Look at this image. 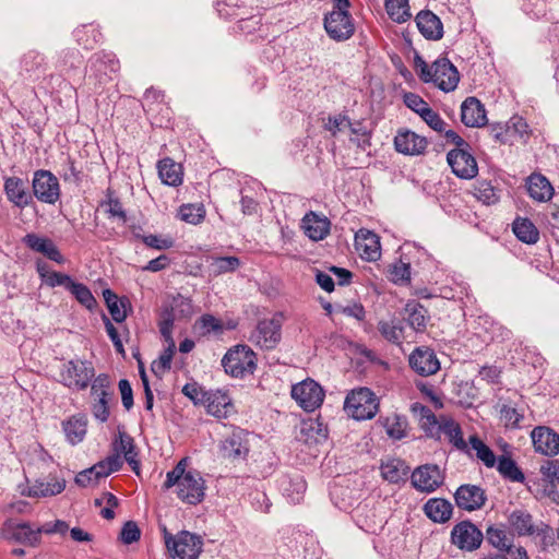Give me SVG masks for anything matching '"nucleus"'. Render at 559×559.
<instances>
[{
	"mask_svg": "<svg viewBox=\"0 0 559 559\" xmlns=\"http://www.w3.org/2000/svg\"><path fill=\"white\" fill-rule=\"evenodd\" d=\"M95 376L91 362L83 360H69L62 364L59 372V382L71 390H85Z\"/></svg>",
	"mask_w": 559,
	"mask_h": 559,
	"instance_id": "4",
	"label": "nucleus"
},
{
	"mask_svg": "<svg viewBox=\"0 0 559 559\" xmlns=\"http://www.w3.org/2000/svg\"><path fill=\"white\" fill-rule=\"evenodd\" d=\"M474 195L484 204H495L499 200V195L493 186L488 181H479L475 186Z\"/></svg>",
	"mask_w": 559,
	"mask_h": 559,
	"instance_id": "54",
	"label": "nucleus"
},
{
	"mask_svg": "<svg viewBox=\"0 0 559 559\" xmlns=\"http://www.w3.org/2000/svg\"><path fill=\"white\" fill-rule=\"evenodd\" d=\"M344 409L356 420L371 419L378 412V401L368 388H358L347 394Z\"/></svg>",
	"mask_w": 559,
	"mask_h": 559,
	"instance_id": "3",
	"label": "nucleus"
},
{
	"mask_svg": "<svg viewBox=\"0 0 559 559\" xmlns=\"http://www.w3.org/2000/svg\"><path fill=\"white\" fill-rule=\"evenodd\" d=\"M378 330L381 335L391 343H400L403 337V328L399 320H380Z\"/></svg>",
	"mask_w": 559,
	"mask_h": 559,
	"instance_id": "48",
	"label": "nucleus"
},
{
	"mask_svg": "<svg viewBox=\"0 0 559 559\" xmlns=\"http://www.w3.org/2000/svg\"><path fill=\"white\" fill-rule=\"evenodd\" d=\"M418 76L426 83H433L443 92L455 90L460 81L459 71L447 58L437 59L430 67L419 56L415 58Z\"/></svg>",
	"mask_w": 559,
	"mask_h": 559,
	"instance_id": "2",
	"label": "nucleus"
},
{
	"mask_svg": "<svg viewBox=\"0 0 559 559\" xmlns=\"http://www.w3.org/2000/svg\"><path fill=\"white\" fill-rule=\"evenodd\" d=\"M284 496L292 502L298 503L306 491V483L300 476L294 478H284L282 480Z\"/></svg>",
	"mask_w": 559,
	"mask_h": 559,
	"instance_id": "42",
	"label": "nucleus"
},
{
	"mask_svg": "<svg viewBox=\"0 0 559 559\" xmlns=\"http://www.w3.org/2000/svg\"><path fill=\"white\" fill-rule=\"evenodd\" d=\"M103 296L112 319L117 323L123 322L127 318L126 304L128 301L119 300L118 296L110 289H105Z\"/></svg>",
	"mask_w": 559,
	"mask_h": 559,
	"instance_id": "44",
	"label": "nucleus"
},
{
	"mask_svg": "<svg viewBox=\"0 0 559 559\" xmlns=\"http://www.w3.org/2000/svg\"><path fill=\"white\" fill-rule=\"evenodd\" d=\"M425 514L437 523H444L452 515V504L441 498L429 499L424 506Z\"/></svg>",
	"mask_w": 559,
	"mask_h": 559,
	"instance_id": "34",
	"label": "nucleus"
},
{
	"mask_svg": "<svg viewBox=\"0 0 559 559\" xmlns=\"http://www.w3.org/2000/svg\"><path fill=\"white\" fill-rule=\"evenodd\" d=\"M419 32L427 39L438 40L443 35V26L440 19L430 11H421L416 16Z\"/></svg>",
	"mask_w": 559,
	"mask_h": 559,
	"instance_id": "28",
	"label": "nucleus"
},
{
	"mask_svg": "<svg viewBox=\"0 0 559 559\" xmlns=\"http://www.w3.org/2000/svg\"><path fill=\"white\" fill-rule=\"evenodd\" d=\"M532 441L536 452L544 455H556L559 452V435L547 427H536L533 429Z\"/></svg>",
	"mask_w": 559,
	"mask_h": 559,
	"instance_id": "20",
	"label": "nucleus"
},
{
	"mask_svg": "<svg viewBox=\"0 0 559 559\" xmlns=\"http://www.w3.org/2000/svg\"><path fill=\"white\" fill-rule=\"evenodd\" d=\"M180 221L188 224L198 225L205 217V210L202 204H182L178 210Z\"/></svg>",
	"mask_w": 559,
	"mask_h": 559,
	"instance_id": "49",
	"label": "nucleus"
},
{
	"mask_svg": "<svg viewBox=\"0 0 559 559\" xmlns=\"http://www.w3.org/2000/svg\"><path fill=\"white\" fill-rule=\"evenodd\" d=\"M44 63V56L31 50L23 56L22 67L26 72H36Z\"/></svg>",
	"mask_w": 559,
	"mask_h": 559,
	"instance_id": "60",
	"label": "nucleus"
},
{
	"mask_svg": "<svg viewBox=\"0 0 559 559\" xmlns=\"http://www.w3.org/2000/svg\"><path fill=\"white\" fill-rule=\"evenodd\" d=\"M141 531L133 521H128L121 528L120 539L123 544L130 545L140 539Z\"/></svg>",
	"mask_w": 559,
	"mask_h": 559,
	"instance_id": "59",
	"label": "nucleus"
},
{
	"mask_svg": "<svg viewBox=\"0 0 559 559\" xmlns=\"http://www.w3.org/2000/svg\"><path fill=\"white\" fill-rule=\"evenodd\" d=\"M302 228L310 239L318 241L324 239L329 234L330 222L326 217L310 212L302 218Z\"/></svg>",
	"mask_w": 559,
	"mask_h": 559,
	"instance_id": "31",
	"label": "nucleus"
},
{
	"mask_svg": "<svg viewBox=\"0 0 559 559\" xmlns=\"http://www.w3.org/2000/svg\"><path fill=\"white\" fill-rule=\"evenodd\" d=\"M483 539V533L468 521L460 522L451 532L452 544L464 551L476 550L480 547Z\"/></svg>",
	"mask_w": 559,
	"mask_h": 559,
	"instance_id": "13",
	"label": "nucleus"
},
{
	"mask_svg": "<svg viewBox=\"0 0 559 559\" xmlns=\"http://www.w3.org/2000/svg\"><path fill=\"white\" fill-rule=\"evenodd\" d=\"M91 411L93 416L100 423L108 420L109 403L114 397V391L109 377L105 373L98 374L91 384Z\"/></svg>",
	"mask_w": 559,
	"mask_h": 559,
	"instance_id": "6",
	"label": "nucleus"
},
{
	"mask_svg": "<svg viewBox=\"0 0 559 559\" xmlns=\"http://www.w3.org/2000/svg\"><path fill=\"white\" fill-rule=\"evenodd\" d=\"M461 119L466 127L485 126L487 117L484 105L475 97H467L461 106Z\"/></svg>",
	"mask_w": 559,
	"mask_h": 559,
	"instance_id": "22",
	"label": "nucleus"
},
{
	"mask_svg": "<svg viewBox=\"0 0 559 559\" xmlns=\"http://www.w3.org/2000/svg\"><path fill=\"white\" fill-rule=\"evenodd\" d=\"M139 237L147 247L156 249V250L170 249L175 245V240L170 236L150 234V235L139 236Z\"/></svg>",
	"mask_w": 559,
	"mask_h": 559,
	"instance_id": "55",
	"label": "nucleus"
},
{
	"mask_svg": "<svg viewBox=\"0 0 559 559\" xmlns=\"http://www.w3.org/2000/svg\"><path fill=\"white\" fill-rule=\"evenodd\" d=\"M292 397L307 412L318 408L324 399L323 389L313 380H304L292 388Z\"/></svg>",
	"mask_w": 559,
	"mask_h": 559,
	"instance_id": "11",
	"label": "nucleus"
},
{
	"mask_svg": "<svg viewBox=\"0 0 559 559\" xmlns=\"http://www.w3.org/2000/svg\"><path fill=\"white\" fill-rule=\"evenodd\" d=\"M62 426L66 438L71 444H78L85 438L87 420L84 416H72L63 421Z\"/></svg>",
	"mask_w": 559,
	"mask_h": 559,
	"instance_id": "37",
	"label": "nucleus"
},
{
	"mask_svg": "<svg viewBox=\"0 0 559 559\" xmlns=\"http://www.w3.org/2000/svg\"><path fill=\"white\" fill-rule=\"evenodd\" d=\"M497 469L502 477L511 481L523 483L525 477L516 463L509 456H500L497 460Z\"/></svg>",
	"mask_w": 559,
	"mask_h": 559,
	"instance_id": "45",
	"label": "nucleus"
},
{
	"mask_svg": "<svg viewBox=\"0 0 559 559\" xmlns=\"http://www.w3.org/2000/svg\"><path fill=\"white\" fill-rule=\"evenodd\" d=\"M384 427L389 437L401 440L406 436L407 421L405 417L394 414L385 419Z\"/></svg>",
	"mask_w": 559,
	"mask_h": 559,
	"instance_id": "53",
	"label": "nucleus"
},
{
	"mask_svg": "<svg viewBox=\"0 0 559 559\" xmlns=\"http://www.w3.org/2000/svg\"><path fill=\"white\" fill-rule=\"evenodd\" d=\"M390 274L394 283H406L411 280V266L402 261L396 262L391 266Z\"/></svg>",
	"mask_w": 559,
	"mask_h": 559,
	"instance_id": "58",
	"label": "nucleus"
},
{
	"mask_svg": "<svg viewBox=\"0 0 559 559\" xmlns=\"http://www.w3.org/2000/svg\"><path fill=\"white\" fill-rule=\"evenodd\" d=\"M510 530L518 536L549 537L551 528L543 523H535L533 516L525 510H514L508 519Z\"/></svg>",
	"mask_w": 559,
	"mask_h": 559,
	"instance_id": "8",
	"label": "nucleus"
},
{
	"mask_svg": "<svg viewBox=\"0 0 559 559\" xmlns=\"http://www.w3.org/2000/svg\"><path fill=\"white\" fill-rule=\"evenodd\" d=\"M443 477L437 465H424L412 474V484L420 491L431 492L442 484Z\"/></svg>",
	"mask_w": 559,
	"mask_h": 559,
	"instance_id": "18",
	"label": "nucleus"
},
{
	"mask_svg": "<svg viewBox=\"0 0 559 559\" xmlns=\"http://www.w3.org/2000/svg\"><path fill=\"white\" fill-rule=\"evenodd\" d=\"M447 160L452 171L462 179H472L478 173V166L474 156L464 148L451 150Z\"/></svg>",
	"mask_w": 559,
	"mask_h": 559,
	"instance_id": "15",
	"label": "nucleus"
},
{
	"mask_svg": "<svg viewBox=\"0 0 559 559\" xmlns=\"http://www.w3.org/2000/svg\"><path fill=\"white\" fill-rule=\"evenodd\" d=\"M114 450L120 456L123 455V459L131 466L132 471L139 474L140 462L136 456L138 453L135 451V445L133 439L124 431H119L114 442Z\"/></svg>",
	"mask_w": 559,
	"mask_h": 559,
	"instance_id": "27",
	"label": "nucleus"
},
{
	"mask_svg": "<svg viewBox=\"0 0 559 559\" xmlns=\"http://www.w3.org/2000/svg\"><path fill=\"white\" fill-rule=\"evenodd\" d=\"M426 138L408 130L400 129L394 136L395 150L404 155H420L427 148Z\"/></svg>",
	"mask_w": 559,
	"mask_h": 559,
	"instance_id": "17",
	"label": "nucleus"
},
{
	"mask_svg": "<svg viewBox=\"0 0 559 559\" xmlns=\"http://www.w3.org/2000/svg\"><path fill=\"white\" fill-rule=\"evenodd\" d=\"M209 414L217 418H227L234 413V405L230 396L223 390L207 391V397L203 404Z\"/></svg>",
	"mask_w": 559,
	"mask_h": 559,
	"instance_id": "21",
	"label": "nucleus"
},
{
	"mask_svg": "<svg viewBox=\"0 0 559 559\" xmlns=\"http://www.w3.org/2000/svg\"><path fill=\"white\" fill-rule=\"evenodd\" d=\"M354 519L356 524L367 533L376 534L383 527V518L368 504L359 506L355 510Z\"/></svg>",
	"mask_w": 559,
	"mask_h": 559,
	"instance_id": "30",
	"label": "nucleus"
},
{
	"mask_svg": "<svg viewBox=\"0 0 559 559\" xmlns=\"http://www.w3.org/2000/svg\"><path fill=\"white\" fill-rule=\"evenodd\" d=\"M412 369L424 377L435 374L440 369V362L433 349L421 346L413 350L408 358Z\"/></svg>",
	"mask_w": 559,
	"mask_h": 559,
	"instance_id": "16",
	"label": "nucleus"
},
{
	"mask_svg": "<svg viewBox=\"0 0 559 559\" xmlns=\"http://www.w3.org/2000/svg\"><path fill=\"white\" fill-rule=\"evenodd\" d=\"M527 191L530 197L538 202L549 201L554 194V188L549 180L539 174L528 177Z\"/></svg>",
	"mask_w": 559,
	"mask_h": 559,
	"instance_id": "33",
	"label": "nucleus"
},
{
	"mask_svg": "<svg viewBox=\"0 0 559 559\" xmlns=\"http://www.w3.org/2000/svg\"><path fill=\"white\" fill-rule=\"evenodd\" d=\"M355 247L367 261H377L381 255L379 236L368 229H359L356 233Z\"/></svg>",
	"mask_w": 559,
	"mask_h": 559,
	"instance_id": "19",
	"label": "nucleus"
},
{
	"mask_svg": "<svg viewBox=\"0 0 559 559\" xmlns=\"http://www.w3.org/2000/svg\"><path fill=\"white\" fill-rule=\"evenodd\" d=\"M407 472L404 463L397 459H389L381 464V475L390 483L396 484L403 480Z\"/></svg>",
	"mask_w": 559,
	"mask_h": 559,
	"instance_id": "43",
	"label": "nucleus"
},
{
	"mask_svg": "<svg viewBox=\"0 0 559 559\" xmlns=\"http://www.w3.org/2000/svg\"><path fill=\"white\" fill-rule=\"evenodd\" d=\"M512 229L514 235L522 242L533 245L539 239V231L528 218H516L513 222Z\"/></svg>",
	"mask_w": 559,
	"mask_h": 559,
	"instance_id": "39",
	"label": "nucleus"
},
{
	"mask_svg": "<svg viewBox=\"0 0 559 559\" xmlns=\"http://www.w3.org/2000/svg\"><path fill=\"white\" fill-rule=\"evenodd\" d=\"M324 28L328 35L336 41L348 39L355 32L348 11H332L326 14L324 17Z\"/></svg>",
	"mask_w": 559,
	"mask_h": 559,
	"instance_id": "14",
	"label": "nucleus"
},
{
	"mask_svg": "<svg viewBox=\"0 0 559 559\" xmlns=\"http://www.w3.org/2000/svg\"><path fill=\"white\" fill-rule=\"evenodd\" d=\"M479 559H530V557L524 547L518 546L516 549H508V551L488 552Z\"/></svg>",
	"mask_w": 559,
	"mask_h": 559,
	"instance_id": "57",
	"label": "nucleus"
},
{
	"mask_svg": "<svg viewBox=\"0 0 559 559\" xmlns=\"http://www.w3.org/2000/svg\"><path fill=\"white\" fill-rule=\"evenodd\" d=\"M166 547L174 557L180 559H197L202 551V538L187 531L180 532L175 537L166 536Z\"/></svg>",
	"mask_w": 559,
	"mask_h": 559,
	"instance_id": "7",
	"label": "nucleus"
},
{
	"mask_svg": "<svg viewBox=\"0 0 559 559\" xmlns=\"http://www.w3.org/2000/svg\"><path fill=\"white\" fill-rule=\"evenodd\" d=\"M404 104L419 116L430 107L428 103L415 93H406L404 95Z\"/></svg>",
	"mask_w": 559,
	"mask_h": 559,
	"instance_id": "62",
	"label": "nucleus"
},
{
	"mask_svg": "<svg viewBox=\"0 0 559 559\" xmlns=\"http://www.w3.org/2000/svg\"><path fill=\"white\" fill-rule=\"evenodd\" d=\"M34 195L44 203L55 204L60 198V185L48 170H37L33 177Z\"/></svg>",
	"mask_w": 559,
	"mask_h": 559,
	"instance_id": "12",
	"label": "nucleus"
},
{
	"mask_svg": "<svg viewBox=\"0 0 559 559\" xmlns=\"http://www.w3.org/2000/svg\"><path fill=\"white\" fill-rule=\"evenodd\" d=\"M66 488L63 478H51L50 480L36 479L21 492L32 498H46L61 493Z\"/></svg>",
	"mask_w": 559,
	"mask_h": 559,
	"instance_id": "23",
	"label": "nucleus"
},
{
	"mask_svg": "<svg viewBox=\"0 0 559 559\" xmlns=\"http://www.w3.org/2000/svg\"><path fill=\"white\" fill-rule=\"evenodd\" d=\"M4 191L8 199L17 207H25L32 201V197L27 192L26 183L21 178H7L4 182Z\"/></svg>",
	"mask_w": 559,
	"mask_h": 559,
	"instance_id": "29",
	"label": "nucleus"
},
{
	"mask_svg": "<svg viewBox=\"0 0 559 559\" xmlns=\"http://www.w3.org/2000/svg\"><path fill=\"white\" fill-rule=\"evenodd\" d=\"M75 299L88 310H92L96 306V299L92 295L87 286L82 283L72 282L68 289Z\"/></svg>",
	"mask_w": 559,
	"mask_h": 559,
	"instance_id": "51",
	"label": "nucleus"
},
{
	"mask_svg": "<svg viewBox=\"0 0 559 559\" xmlns=\"http://www.w3.org/2000/svg\"><path fill=\"white\" fill-rule=\"evenodd\" d=\"M347 128L350 130L352 134L354 135V138H352L350 140L356 142L358 146L365 148L367 145H370L369 130L362 122H360V121L352 122L349 120V124H347Z\"/></svg>",
	"mask_w": 559,
	"mask_h": 559,
	"instance_id": "56",
	"label": "nucleus"
},
{
	"mask_svg": "<svg viewBox=\"0 0 559 559\" xmlns=\"http://www.w3.org/2000/svg\"><path fill=\"white\" fill-rule=\"evenodd\" d=\"M468 451H475L476 457L484 463L486 467H493L497 463V457L491 449L486 445L476 435L468 439Z\"/></svg>",
	"mask_w": 559,
	"mask_h": 559,
	"instance_id": "41",
	"label": "nucleus"
},
{
	"mask_svg": "<svg viewBox=\"0 0 559 559\" xmlns=\"http://www.w3.org/2000/svg\"><path fill=\"white\" fill-rule=\"evenodd\" d=\"M386 13L396 23H404L411 19L408 0H385Z\"/></svg>",
	"mask_w": 559,
	"mask_h": 559,
	"instance_id": "46",
	"label": "nucleus"
},
{
	"mask_svg": "<svg viewBox=\"0 0 559 559\" xmlns=\"http://www.w3.org/2000/svg\"><path fill=\"white\" fill-rule=\"evenodd\" d=\"M43 530L33 528L28 523L8 520L0 530V537L8 542L35 546L39 543Z\"/></svg>",
	"mask_w": 559,
	"mask_h": 559,
	"instance_id": "9",
	"label": "nucleus"
},
{
	"mask_svg": "<svg viewBox=\"0 0 559 559\" xmlns=\"http://www.w3.org/2000/svg\"><path fill=\"white\" fill-rule=\"evenodd\" d=\"M282 320L278 317L259 321L249 341L262 349H272L281 341Z\"/></svg>",
	"mask_w": 559,
	"mask_h": 559,
	"instance_id": "10",
	"label": "nucleus"
},
{
	"mask_svg": "<svg viewBox=\"0 0 559 559\" xmlns=\"http://www.w3.org/2000/svg\"><path fill=\"white\" fill-rule=\"evenodd\" d=\"M487 542L499 551H508V549H516L513 546L507 533L502 528L489 527L486 534Z\"/></svg>",
	"mask_w": 559,
	"mask_h": 559,
	"instance_id": "50",
	"label": "nucleus"
},
{
	"mask_svg": "<svg viewBox=\"0 0 559 559\" xmlns=\"http://www.w3.org/2000/svg\"><path fill=\"white\" fill-rule=\"evenodd\" d=\"M501 420L507 427H518L523 415L519 411L510 405H504L501 408Z\"/></svg>",
	"mask_w": 559,
	"mask_h": 559,
	"instance_id": "63",
	"label": "nucleus"
},
{
	"mask_svg": "<svg viewBox=\"0 0 559 559\" xmlns=\"http://www.w3.org/2000/svg\"><path fill=\"white\" fill-rule=\"evenodd\" d=\"M188 459H181L177 465L166 474L163 485L165 489H175L179 500L195 506L203 501L205 496V480L197 469H187Z\"/></svg>",
	"mask_w": 559,
	"mask_h": 559,
	"instance_id": "1",
	"label": "nucleus"
},
{
	"mask_svg": "<svg viewBox=\"0 0 559 559\" xmlns=\"http://www.w3.org/2000/svg\"><path fill=\"white\" fill-rule=\"evenodd\" d=\"M407 313V323L416 332H423L426 329L428 320L427 309L417 302L407 304L405 307Z\"/></svg>",
	"mask_w": 559,
	"mask_h": 559,
	"instance_id": "40",
	"label": "nucleus"
},
{
	"mask_svg": "<svg viewBox=\"0 0 559 559\" xmlns=\"http://www.w3.org/2000/svg\"><path fill=\"white\" fill-rule=\"evenodd\" d=\"M222 365L235 378L251 374L255 369V354L247 345H237L225 354Z\"/></svg>",
	"mask_w": 559,
	"mask_h": 559,
	"instance_id": "5",
	"label": "nucleus"
},
{
	"mask_svg": "<svg viewBox=\"0 0 559 559\" xmlns=\"http://www.w3.org/2000/svg\"><path fill=\"white\" fill-rule=\"evenodd\" d=\"M455 501L461 509L473 511L484 506L486 497L480 487L463 485L455 492Z\"/></svg>",
	"mask_w": 559,
	"mask_h": 559,
	"instance_id": "24",
	"label": "nucleus"
},
{
	"mask_svg": "<svg viewBox=\"0 0 559 559\" xmlns=\"http://www.w3.org/2000/svg\"><path fill=\"white\" fill-rule=\"evenodd\" d=\"M182 393L189 397L195 405L204 404L205 397H207V391H204L197 383H187L182 388Z\"/></svg>",
	"mask_w": 559,
	"mask_h": 559,
	"instance_id": "61",
	"label": "nucleus"
},
{
	"mask_svg": "<svg viewBox=\"0 0 559 559\" xmlns=\"http://www.w3.org/2000/svg\"><path fill=\"white\" fill-rule=\"evenodd\" d=\"M326 437V429L320 421L314 419L304 421L298 435V439L308 444L321 443Z\"/></svg>",
	"mask_w": 559,
	"mask_h": 559,
	"instance_id": "35",
	"label": "nucleus"
},
{
	"mask_svg": "<svg viewBox=\"0 0 559 559\" xmlns=\"http://www.w3.org/2000/svg\"><path fill=\"white\" fill-rule=\"evenodd\" d=\"M240 265V261L236 257H216L210 263V270L214 275H221L236 271Z\"/></svg>",
	"mask_w": 559,
	"mask_h": 559,
	"instance_id": "52",
	"label": "nucleus"
},
{
	"mask_svg": "<svg viewBox=\"0 0 559 559\" xmlns=\"http://www.w3.org/2000/svg\"><path fill=\"white\" fill-rule=\"evenodd\" d=\"M222 451L228 459H245L249 452L245 433L241 430L234 431L223 441Z\"/></svg>",
	"mask_w": 559,
	"mask_h": 559,
	"instance_id": "32",
	"label": "nucleus"
},
{
	"mask_svg": "<svg viewBox=\"0 0 559 559\" xmlns=\"http://www.w3.org/2000/svg\"><path fill=\"white\" fill-rule=\"evenodd\" d=\"M23 242L33 251L39 252L48 259L63 263L64 259L53 241L49 238L38 236L36 234H27L23 238Z\"/></svg>",
	"mask_w": 559,
	"mask_h": 559,
	"instance_id": "25",
	"label": "nucleus"
},
{
	"mask_svg": "<svg viewBox=\"0 0 559 559\" xmlns=\"http://www.w3.org/2000/svg\"><path fill=\"white\" fill-rule=\"evenodd\" d=\"M440 433L459 450L468 452V444L464 441L460 425L450 417L441 416Z\"/></svg>",
	"mask_w": 559,
	"mask_h": 559,
	"instance_id": "36",
	"label": "nucleus"
},
{
	"mask_svg": "<svg viewBox=\"0 0 559 559\" xmlns=\"http://www.w3.org/2000/svg\"><path fill=\"white\" fill-rule=\"evenodd\" d=\"M91 69L107 75L108 72L114 73L119 70V61L111 53H96L91 59Z\"/></svg>",
	"mask_w": 559,
	"mask_h": 559,
	"instance_id": "47",
	"label": "nucleus"
},
{
	"mask_svg": "<svg viewBox=\"0 0 559 559\" xmlns=\"http://www.w3.org/2000/svg\"><path fill=\"white\" fill-rule=\"evenodd\" d=\"M540 473L549 483H559V461H547L540 466Z\"/></svg>",
	"mask_w": 559,
	"mask_h": 559,
	"instance_id": "64",
	"label": "nucleus"
},
{
	"mask_svg": "<svg viewBox=\"0 0 559 559\" xmlns=\"http://www.w3.org/2000/svg\"><path fill=\"white\" fill-rule=\"evenodd\" d=\"M411 411L428 436L440 437L441 417L438 418L428 406L420 403H414Z\"/></svg>",
	"mask_w": 559,
	"mask_h": 559,
	"instance_id": "26",
	"label": "nucleus"
},
{
	"mask_svg": "<svg viewBox=\"0 0 559 559\" xmlns=\"http://www.w3.org/2000/svg\"><path fill=\"white\" fill-rule=\"evenodd\" d=\"M157 168L159 178L164 183L176 187L182 182L181 166L173 159L159 160Z\"/></svg>",
	"mask_w": 559,
	"mask_h": 559,
	"instance_id": "38",
	"label": "nucleus"
}]
</instances>
